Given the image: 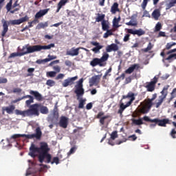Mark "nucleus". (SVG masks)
<instances>
[{
    "label": "nucleus",
    "instance_id": "obj_13",
    "mask_svg": "<svg viewBox=\"0 0 176 176\" xmlns=\"http://www.w3.org/2000/svg\"><path fill=\"white\" fill-rule=\"evenodd\" d=\"M128 34H131L132 35H138V36H142V35H145V30L142 29L139 30H133V29H127Z\"/></svg>",
    "mask_w": 176,
    "mask_h": 176
},
{
    "label": "nucleus",
    "instance_id": "obj_49",
    "mask_svg": "<svg viewBox=\"0 0 176 176\" xmlns=\"http://www.w3.org/2000/svg\"><path fill=\"white\" fill-rule=\"evenodd\" d=\"M47 86H50V87H53L54 85H56V82L53 80H47L46 82Z\"/></svg>",
    "mask_w": 176,
    "mask_h": 176
},
{
    "label": "nucleus",
    "instance_id": "obj_12",
    "mask_svg": "<svg viewBox=\"0 0 176 176\" xmlns=\"http://www.w3.org/2000/svg\"><path fill=\"white\" fill-rule=\"evenodd\" d=\"M101 76H102V74L100 75H96L93 77L89 80V87H93L94 85L97 86L98 83H100V79H101Z\"/></svg>",
    "mask_w": 176,
    "mask_h": 176
},
{
    "label": "nucleus",
    "instance_id": "obj_15",
    "mask_svg": "<svg viewBox=\"0 0 176 176\" xmlns=\"http://www.w3.org/2000/svg\"><path fill=\"white\" fill-rule=\"evenodd\" d=\"M90 43L92 45V46H95V47L91 49L95 54L100 53V50L104 47V46L100 45V43L97 41H91Z\"/></svg>",
    "mask_w": 176,
    "mask_h": 176
},
{
    "label": "nucleus",
    "instance_id": "obj_56",
    "mask_svg": "<svg viewBox=\"0 0 176 176\" xmlns=\"http://www.w3.org/2000/svg\"><path fill=\"white\" fill-rule=\"evenodd\" d=\"M130 41V33L125 34L123 38V42H129Z\"/></svg>",
    "mask_w": 176,
    "mask_h": 176
},
{
    "label": "nucleus",
    "instance_id": "obj_51",
    "mask_svg": "<svg viewBox=\"0 0 176 176\" xmlns=\"http://www.w3.org/2000/svg\"><path fill=\"white\" fill-rule=\"evenodd\" d=\"M56 58H57V56H56L48 55V58H45V61H47V63H49V61H52V60H56Z\"/></svg>",
    "mask_w": 176,
    "mask_h": 176
},
{
    "label": "nucleus",
    "instance_id": "obj_48",
    "mask_svg": "<svg viewBox=\"0 0 176 176\" xmlns=\"http://www.w3.org/2000/svg\"><path fill=\"white\" fill-rule=\"evenodd\" d=\"M126 25H131L132 27H137L138 23L135 21H130L129 22H126Z\"/></svg>",
    "mask_w": 176,
    "mask_h": 176
},
{
    "label": "nucleus",
    "instance_id": "obj_64",
    "mask_svg": "<svg viewBox=\"0 0 176 176\" xmlns=\"http://www.w3.org/2000/svg\"><path fill=\"white\" fill-rule=\"evenodd\" d=\"M175 134H176V131L175 129H172L171 132H170V135L173 138H176V136H175Z\"/></svg>",
    "mask_w": 176,
    "mask_h": 176
},
{
    "label": "nucleus",
    "instance_id": "obj_16",
    "mask_svg": "<svg viewBox=\"0 0 176 176\" xmlns=\"http://www.w3.org/2000/svg\"><path fill=\"white\" fill-rule=\"evenodd\" d=\"M50 10V8H47L45 10H41L39 12H38L35 16H34V20H36L38 23H39L38 19H41V17H43L45 14H47V12Z\"/></svg>",
    "mask_w": 176,
    "mask_h": 176
},
{
    "label": "nucleus",
    "instance_id": "obj_23",
    "mask_svg": "<svg viewBox=\"0 0 176 176\" xmlns=\"http://www.w3.org/2000/svg\"><path fill=\"white\" fill-rule=\"evenodd\" d=\"M38 111L43 115H47L49 113V109L46 106L42 105V104L38 103Z\"/></svg>",
    "mask_w": 176,
    "mask_h": 176
},
{
    "label": "nucleus",
    "instance_id": "obj_5",
    "mask_svg": "<svg viewBox=\"0 0 176 176\" xmlns=\"http://www.w3.org/2000/svg\"><path fill=\"white\" fill-rule=\"evenodd\" d=\"M36 133H33L31 135L27 134H14L11 136V139L17 140V138H20L21 137L27 138L28 140H32L36 138V140H41L42 138V131L41 130V127H37L35 130Z\"/></svg>",
    "mask_w": 176,
    "mask_h": 176
},
{
    "label": "nucleus",
    "instance_id": "obj_40",
    "mask_svg": "<svg viewBox=\"0 0 176 176\" xmlns=\"http://www.w3.org/2000/svg\"><path fill=\"white\" fill-rule=\"evenodd\" d=\"M56 75H57V72L54 71L47 72L46 73V76L47 78H55Z\"/></svg>",
    "mask_w": 176,
    "mask_h": 176
},
{
    "label": "nucleus",
    "instance_id": "obj_55",
    "mask_svg": "<svg viewBox=\"0 0 176 176\" xmlns=\"http://www.w3.org/2000/svg\"><path fill=\"white\" fill-rule=\"evenodd\" d=\"M111 140H115L116 138H118V131H113L111 134Z\"/></svg>",
    "mask_w": 176,
    "mask_h": 176
},
{
    "label": "nucleus",
    "instance_id": "obj_60",
    "mask_svg": "<svg viewBox=\"0 0 176 176\" xmlns=\"http://www.w3.org/2000/svg\"><path fill=\"white\" fill-rule=\"evenodd\" d=\"M17 6H20V3H19V0H16L12 6V9H14L17 8Z\"/></svg>",
    "mask_w": 176,
    "mask_h": 176
},
{
    "label": "nucleus",
    "instance_id": "obj_24",
    "mask_svg": "<svg viewBox=\"0 0 176 176\" xmlns=\"http://www.w3.org/2000/svg\"><path fill=\"white\" fill-rule=\"evenodd\" d=\"M138 68H140V65L138 64L132 65L125 71V74H133V72H134V69H138Z\"/></svg>",
    "mask_w": 176,
    "mask_h": 176
},
{
    "label": "nucleus",
    "instance_id": "obj_33",
    "mask_svg": "<svg viewBox=\"0 0 176 176\" xmlns=\"http://www.w3.org/2000/svg\"><path fill=\"white\" fill-rule=\"evenodd\" d=\"M126 106H124V104L121 103L120 105V109L118 111V113L120 115L121 118L123 116V112L124 111V109H126Z\"/></svg>",
    "mask_w": 176,
    "mask_h": 176
},
{
    "label": "nucleus",
    "instance_id": "obj_14",
    "mask_svg": "<svg viewBox=\"0 0 176 176\" xmlns=\"http://www.w3.org/2000/svg\"><path fill=\"white\" fill-rule=\"evenodd\" d=\"M79 50H80V47H72L66 52V55L71 56L72 57L79 56Z\"/></svg>",
    "mask_w": 176,
    "mask_h": 176
},
{
    "label": "nucleus",
    "instance_id": "obj_39",
    "mask_svg": "<svg viewBox=\"0 0 176 176\" xmlns=\"http://www.w3.org/2000/svg\"><path fill=\"white\" fill-rule=\"evenodd\" d=\"M106 31L107 32H105L103 35V38H104L105 39H107V38H108L109 36H111V35H113V31L112 30L108 29Z\"/></svg>",
    "mask_w": 176,
    "mask_h": 176
},
{
    "label": "nucleus",
    "instance_id": "obj_10",
    "mask_svg": "<svg viewBox=\"0 0 176 176\" xmlns=\"http://www.w3.org/2000/svg\"><path fill=\"white\" fill-rule=\"evenodd\" d=\"M156 83H157V78L154 77L153 80L148 82V84L145 86L146 89H147V91H154Z\"/></svg>",
    "mask_w": 176,
    "mask_h": 176
},
{
    "label": "nucleus",
    "instance_id": "obj_17",
    "mask_svg": "<svg viewBox=\"0 0 176 176\" xmlns=\"http://www.w3.org/2000/svg\"><path fill=\"white\" fill-rule=\"evenodd\" d=\"M78 79V76H76L72 78H68L67 79H65L64 82L62 83L63 87H68V86H71L72 85H74V81Z\"/></svg>",
    "mask_w": 176,
    "mask_h": 176
},
{
    "label": "nucleus",
    "instance_id": "obj_54",
    "mask_svg": "<svg viewBox=\"0 0 176 176\" xmlns=\"http://www.w3.org/2000/svg\"><path fill=\"white\" fill-rule=\"evenodd\" d=\"M109 118V116H105L102 117L100 120V123L102 124V125L105 124V119H108Z\"/></svg>",
    "mask_w": 176,
    "mask_h": 176
},
{
    "label": "nucleus",
    "instance_id": "obj_43",
    "mask_svg": "<svg viewBox=\"0 0 176 176\" xmlns=\"http://www.w3.org/2000/svg\"><path fill=\"white\" fill-rule=\"evenodd\" d=\"M168 87H170V86H167V87H164L163 88V90L161 91V96H160V97H164V96H166V97H167V90H168Z\"/></svg>",
    "mask_w": 176,
    "mask_h": 176
},
{
    "label": "nucleus",
    "instance_id": "obj_38",
    "mask_svg": "<svg viewBox=\"0 0 176 176\" xmlns=\"http://www.w3.org/2000/svg\"><path fill=\"white\" fill-rule=\"evenodd\" d=\"M152 105H153V103L151 102V99H148L147 101L145 102V104L144 107L147 108L148 111H151V108H152Z\"/></svg>",
    "mask_w": 176,
    "mask_h": 176
},
{
    "label": "nucleus",
    "instance_id": "obj_44",
    "mask_svg": "<svg viewBox=\"0 0 176 176\" xmlns=\"http://www.w3.org/2000/svg\"><path fill=\"white\" fill-rule=\"evenodd\" d=\"M175 45H176V43H174V42L168 43L166 45V47L164 49V50H170V49H171L173 46H175Z\"/></svg>",
    "mask_w": 176,
    "mask_h": 176
},
{
    "label": "nucleus",
    "instance_id": "obj_29",
    "mask_svg": "<svg viewBox=\"0 0 176 176\" xmlns=\"http://www.w3.org/2000/svg\"><path fill=\"white\" fill-rule=\"evenodd\" d=\"M98 16L96 18V23H100V22H102V21H105L104 19H105V14H100L98 13L97 14Z\"/></svg>",
    "mask_w": 176,
    "mask_h": 176
},
{
    "label": "nucleus",
    "instance_id": "obj_1",
    "mask_svg": "<svg viewBox=\"0 0 176 176\" xmlns=\"http://www.w3.org/2000/svg\"><path fill=\"white\" fill-rule=\"evenodd\" d=\"M52 47H55L54 43H51L48 45H36L33 46H30L27 47V50L21 53H12L9 58H13L14 57H17V56H25V54H30V53H34V52H41V50H50Z\"/></svg>",
    "mask_w": 176,
    "mask_h": 176
},
{
    "label": "nucleus",
    "instance_id": "obj_37",
    "mask_svg": "<svg viewBox=\"0 0 176 176\" xmlns=\"http://www.w3.org/2000/svg\"><path fill=\"white\" fill-rule=\"evenodd\" d=\"M176 5V0H171V1L166 4V10H168L169 9H171V8H173V6H175Z\"/></svg>",
    "mask_w": 176,
    "mask_h": 176
},
{
    "label": "nucleus",
    "instance_id": "obj_7",
    "mask_svg": "<svg viewBox=\"0 0 176 176\" xmlns=\"http://www.w3.org/2000/svg\"><path fill=\"white\" fill-rule=\"evenodd\" d=\"M143 120H144V122H150V123H156L157 126H160V127H166V124H170V120L167 118L163 120H159V118H154L152 120L146 116L143 117Z\"/></svg>",
    "mask_w": 176,
    "mask_h": 176
},
{
    "label": "nucleus",
    "instance_id": "obj_34",
    "mask_svg": "<svg viewBox=\"0 0 176 176\" xmlns=\"http://www.w3.org/2000/svg\"><path fill=\"white\" fill-rule=\"evenodd\" d=\"M152 49H153V44L149 42L147 45V47L142 49V52H143L144 53H148V52H149L150 50H152Z\"/></svg>",
    "mask_w": 176,
    "mask_h": 176
},
{
    "label": "nucleus",
    "instance_id": "obj_52",
    "mask_svg": "<svg viewBox=\"0 0 176 176\" xmlns=\"http://www.w3.org/2000/svg\"><path fill=\"white\" fill-rule=\"evenodd\" d=\"M50 163L51 164H54V163L56 164H58V163H60V159L58 158V157H54L52 159V162L51 161Z\"/></svg>",
    "mask_w": 176,
    "mask_h": 176
},
{
    "label": "nucleus",
    "instance_id": "obj_28",
    "mask_svg": "<svg viewBox=\"0 0 176 176\" xmlns=\"http://www.w3.org/2000/svg\"><path fill=\"white\" fill-rule=\"evenodd\" d=\"M101 25L102 31H107V30H109V22L108 21H102Z\"/></svg>",
    "mask_w": 176,
    "mask_h": 176
},
{
    "label": "nucleus",
    "instance_id": "obj_18",
    "mask_svg": "<svg viewBox=\"0 0 176 176\" xmlns=\"http://www.w3.org/2000/svg\"><path fill=\"white\" fill-rule=\"evenodd\" d=\"M12 6H13V0H10V1L6 6V8L7 12H10L12 14H14L16 12H19V10H20V8H14V10H12Z\"/></svg>",
    "mask_w": 176,
    "mask_h": 176
},
{
    "label": "nucleus",
    "instance_id": "obj_32",
    "mask_svg": "<svg viewBox=\"0 0 176 176\" xmlns=\"http://www.w3.org/2000/svg\"><path fill=\"white\" fill-rule=\"evenodd\" d=\"M138 113L145 115L149 112V110L146 108L144 106L142 107L138 110Z\"/></svg>",
    "mask_w": 176,
    "mask_h": 176
},
{
    "label": "nucleus",
    "instance_id": "obj_9",
    "mask_svg": "<svg viewBox=\"0 0 176 176\" xmlns=\"http://www.w3.org/2000/svg\"><path fill=\"white\" fill-rule=\"evenodd\" d=\"M39 154V147H36L35 144H32L30 147V152L28 153L29 156H31V157H33V159H35L36 157V154Z\"/></svg>",
    "mask_w": 176,
    "mask_h": 176
},
{
    "label": "nucleus",
    "instance_id": "obj_61",
    "mask_svg": "<svg viewBox=\"0 0 176 176\" xmlns=\"http://www.w3.org/2000/svg\"><path fill=\"white\" fill-rule=\"evenodd\" d=\"M66 12L67 13V17H71V16H74V11L67 10Z\"/></svg>",
    "mask_w": 176,
    "mask_h": 176
},
{
    "label": "nucleus",
    "instance_id": "obj_36",
    "mask_svg": "<svg viewBox=\"0 0 176 176\" xmlns=\"http://www.w3.org/2000/svg\"><path fill=\"white\" fill-rule=\"evenodd\" d=\"M119 21H120V16L118 18L115 17L113 20V26L114 28H119Z\"/></svg>",
    "mask_w": 176,
    "mask_h": 176
},
{
    "label": "nucleus",
    "instance_id": "obj_35",
    "mask_svg": "<svg viewBox=\"0 0 176 176\" xmlns=\"http://www.w3.org/2000/svg\"><path fill=\"white\" fill-rule=\"evenodd\" d=\"M166 98V95H164V96H159V100L158 102L156 103V108H159V107H160V105H162V104H163V102L164 101Z\"/></svg>",
    "mask_w": 176,
    "mask_h": 176
},
{
    "label": "nucleus",
    "instance_id": "obj_31",
    "mask_svg": "<svg viewBox=\"0 0 176 176\" xmlns=\"http://www.w3.org/2000/svg\"><path fill=\"white\" fill-rule=\"evenodd\" d=\"M49 23L47 22H45V23H38L36 27V30H42V28H46V27H48Z\"/></svg>",
    "mask_w": 176,
    "mask_h": 176
},
{
    "label": "nucleus",
    "instance_id": "obj_25",
    "mask_svg": "<svg viewBox=\"0 0 176 176\" xmlns=\"http://www.w3.org/2000/svg\"><path fill=\"white\" fill-rule=\"evenodd\" d=\"M110 12L112 14H116V12H120V10L119 9V3L116 2L114 3L111 8Z\"/></svg>",
    "mask_w": 176,
    "mask_h": 176
},
{
    "label": "nucleus",
    "instance_id": "obj_6",
    "mask_svg": "<svg viewBox=\"0 0 176 176\" xmlns=\"http://www.w3.org/2000/svg\"><path fill=\"white\" fill-rule=\"evenodd\" d=\"M109 58V54L107 52H104L100 58H93L92 60L90 61V65L91 67H97V65H99V67H105V65H107V61H108Z\"/></svg>",
    "mask_w": 176,
    "mask_h": 176
},
{
    "label": "nucleus",
    "instance_id": "obj_11",
    "mask_svg": "<svg viewBox=\"0 0 176 176\" xmlns=\"http://www.w3.org/2000/svg\"><path fill=\"white\" fill-rule=\"evenodd\" d=\"M16 109V106L11 104L8 107H3L1 108L2 115H5V112H7L8 115H12L13 112Z\"/></svg>",
    "mask_w": 176,
    "mask_h": 176
},
{
    "label": "nucleus",
    "instance_id": "obj_21",
    "mask_svg": "<svg viewBox=\"0 0 176 176\" xmlns=\"http://www.w3.org/2000/svg\"><path fill=\"white\" fill-rule=\"evenodd\" d=\"M59 126L63 127V129H67V127H68V118L65 116L60 117Z\"/></svg>",
    "mask_w": 176,
    "mask_h": 176
},
{
    "label": "nucleus",
    "instance_id": "obj_4",
    "mask_svg": "<svg viewBox=\"0 0 176 176\" xmlns=\"http://www.w3.org/2000/svg\"><path fill=\"white\" fill-rule=\"evenodd\" d=\"M29 19L30 18L28 16L25 15L19 19L11 20L9 23H8V21H3V31L1 32V36H5V35H6V32L9 31V24H11V25H20L22 23L28 21Z\"/></svg>",
    "mask_w": 176,
    "mask_h": 176
},
{
    "label": "nucleus",
    "instance_id": "obj_57",
    "mask_svg": "<svg viewBox=\"0 0 176 176\" xmlns=\"http://www.w3.org/2000/svg\"><path fill=\"white\" fill-rule=\"evenodd\" d=\"M148 2H149V0H143V2L142 3V9H144V10L146 9V5H148Z\"/></svg>",
    "mask_w": 176,
    "mask_h": 176
},
{
    "label": "nucleus",
    "instance_id": "obj_63",
    "mask_svg": "<svg viewBox=\"0 0 176 176\" xmlns=\"http://www.w3.org/2000/svg\"><path fill=\"white\" fill-rule=\"evenodd\" d=\"M91 108H93V103L89 102L86 105V109H87L88 111H89V109H91Z\"/></svg>",
    "mask_w": 176,
    "mask_h": 176
},
{
    "label": "nucleus",
    "instance_id": "obj_3",
    "mask_svg": "<svg viewBox=\"0 0 176 176\" xmlns=\"http://www.w3.org/2000/svg\"><path fill=\"white\" fill-rule=\"evenodd\" d=\"M38 162L43 163L45 160V163H50V162H52V155L49 153V152H50V148H49V145L45 142H41L40 143V147H38Z\"/></svg>",
    "mask_w": 176,
    "mask_h": 176
},
{
    "label": "nucleus",
    "instance_id": "obj_41",
    "mask_svg": "<svg viewBox=\"0 0 176 176\" xmlns=\"http://www.w3.org/2000/svg\"><path fill=\"white\" fill-rule=\"evenodd\" d=\"M85 104H86V99H80L79 100V104H78L79 109H83V108H85Z\"/></svg>",
    "mask_w": 176,
    "mask_h": 176
},
{
    "label": "nucleus",
    "instance_id": "obj_42",
    "mask_svg": "<svg viewBox=\"0 0 176 176\" xmlns=\"http://www.w3.org/2000/svg\"><path fill=\"white\" fill-rule=\"evenodd\" d=\"M122 98H124V99L131 98V100H132V98H133V101H134V100H135V97L134 96V93H133V92H129L126 96H123Z\"/></svg>",
    "mask_w": 176,
    "mask_h": 176
},
{
    "label": "nucleus",
    "instance_id": "obj_59",
    "mask_svg": "<svg viewBox=\"0 0 176 176\" xmlns=\"http://www.w3.org/2000/svg\"><path fill=\"white\" fill-rule=\"evenodd\" d=\"M2 83H8V78L0 77V85Z\"/></svg>",
    "mask_w": 176,
    "mask_h": 176
},
{
    "label": "nucleus",
    "instance_id": "obj_30",
    "mask_svg": "<svg viewBox=\"0 0 176 176\" xmlns=\"http://www.w3.org/2000/svg\"><path fill=\"white\" fill-rule=\"evenodd\" d=\"M131 121L132 124H135V126H141V124H144V122H142V118H139L138 120L132 118Z\"/></svg>",
    "mask_w": 176,
    "mask_h": 176
},
{
    "label": "nucleus",
    "instance_id": "obj_50",
    "mask_svg": "<svg viewBox=\"0 0 176 176\" xmlns=\"http://www.w3.org/2000/svg\"><path fill=\"white\" fill-rule=\"evenodd\" d=\"M34 102V98H32L28 100L25 101L26 107H31V104Z\"/></svg>",
    "mask_w": 176,
    "mask_h": 176
},
{
    "label": "nucleus",
    "instance_id": "obj_19",
    "mask_svg": "<svg viewBox=\"0 0 176 176\" xmlns=\"http://www.w3.org/2000/svg\"><path fill=\"white\" fill-rule=\"evenodd\" d=\"M29 93L31 96H34L36 101H42L43 100V96H42V94L38 92V91L30 90Z\"/></svg>",
    "mask_w": 176,
    "mask_h": 176
},
{
    "label": "nucleus",
    "instance_id": "obj_27",
    "mask_svg": "<svg viewBox=\"0 0 176 176\" xmlns=\"http://www.w3.org/2000/svg\"><path fill=\"white\" fill-rule=\"evenodd\" d=\"M166 55L168 56L164 58L166 61H168V63H173L174 60H176V54H170Z\"/></svg>",
    "mask_w": 176,
    "mask_h": 176
},
{
    "label": "nucleus",
    "instance_id": "obj_2",
    "mask_svg": "<svg viewBox=\"0 0 176 176\" xmlns=\"http://www.w3.org/2000/svg\"><path fill=\"white\" fill-rule=\"evenodd\" d=\"M15 114L21 116L22 118H32V116H39V103L31 104L27 110L21 111L19 109L14 110Z\"/></svg>",
    "mask_w": 176,
    "mask_h": 176
},
{
    "label": "nucleus",
    "instance_id": "obj_46",
    "mask_svg": "<svg viewBox=\"0 0 176 176\" xmlns=\"http://www.w3.org/2000/svg\"><path fill=\"white\" fill-rule=\"evenodd\" d=\"M162 30V23L160 22H158L155 27V32H159Z\"/></svg>",
    "mask_w": 176,
    "mask_h": 176
},
{
    "label": "nucleus",
    "instance_id": "obj_58",
    "mask_svg": "<svg viewBox=\"0 0 176 176\" xmlns=\"http://www.w3.org/2000/svg\"><path fill=\"white\" fill-rule=\"evenodd\" d=\"M128 138L129 141H135V140H137V136L134 134V135H129Z\"/></svg>",
    "mask_w": 176,
    "mask_h": 176
},
{
    "label": "nucleus",
    "instance_id": "obj_47",
    "mask_svg": "<svg viewBox=\"0 0 176 176\" xmlns=\"http://www.w3.org/2000/svg\"><path fill=\"white\" fill-rule=\"evenodd\" d=\"M76 149H78V147L76 146H74L71 148L70 151L67 153L68 156L70 155H73V153H75L76 152Z\"/></svg>",
    "mask_w": 176,
    "mask_h": 176
},
{
    "label": "nucleus",
    "instance_id": "obj_20",
    "mask_svg": "<svg viewBox=\"0 0 176 176\" xmlns=\"http://www.w3.org/2000/svg\"><path fill=\"white\" fill-rule=\"evenodd\" d=\"M118 50H119V47L115 43H112L106 47L107 53H111V52H118Z\"/></svg>",
    "mask_w": 176,
    "mask_h": 176
},
{
    "label": "nucleus",
    "instance_id": "obj_22",
    "mask_svg": "<svg viewBox=\"0 0 176 176\" xmlns=\"http://www.w3.org/2000/svg\"><path fill=\"white\" fill-rule=\"evenodd\" d=\"M68 2H69V0H60L57 4V9L56 10V13H58V12L61 10L63 6H65V5L68 3Z\"/></svg>",
    "mask_w": 176,
    "mask_h": 176
},
{
    "label": "nucleus",
    "instance_id": "obj_26",
    "mask_svg": "<svg viewBox=\"0 0 176 176\" xmlns=\"http://www.w3.org/2000/svg\"><path fill=\"white\" fill-rule=\"evenodd\" d=\"M160 9H155L154 10V11L153 12L151 16L153 17V19H154V20H159V17H160Z\"/></svg>",
    "mask_w": 176,
    "mask_h": 176
},
{
    "label": "nucleus",
    "instance_id": "obj_45",
    "mask_svg": "<svg viewBox=\"0 0 176 176\" xmlns=\"http://www.w3.org/2000/svg\"><path fill=\"white\" fill-rule=\"evenodd\" d=\"M175 97H176V88H174L172 92L170 93V98H169V102L170 101H173V99L175 98Z\"/></svg>",
    "mask_w": 176,
    "mask_h": 176
},
{
    "label": "nucleus",
    "instance_id": "obj_62",
    "mask_svg": "<svg viewBox=\"0 0 176 176\" xmlns=\"http://www.w3.org/2000/svg\"><path fill=\"white\" fill-rule=\"evenodd\" d=\"M64 74H59L56 77V80H58L59 79H63L64 78Z\"/></svg>",
    "mask_w": 176,
    "mask_h": 176
},
{
    "label": "nucleus",
    "instance_id": "obj_53",
    "mask_svg": "<svg viewBox=\"0 0 176 176\" xmlns=\"http://www.w3.org/2000/svg\"><path fill=\"white\" fill-rule=\"evenodd\" d=\"M28 28H32V27H34V24L36 25V24H38V22L36 21V20L34 19L33 21H30V22H28Z\"/></svg>",
    "mask_w": 176,
    "mask_h": 176
},
{
    "label": "nucleus",
    "instance_id": "obj_8",
    "mask_svg": "<svg viewBox=\"0 0 176 176\" xmlns=\"http://www.w3.org/2000/svg\"><path fill=\"white\" fill-rule=\"evenodd\" d=\"M74 93L76 94L77 100H79V98L83 96V94H85V89H83V78H80L78 81Z\"/></svg>",
    "mask_w": 176,
    "mask_h": 176
}]
</instances>
